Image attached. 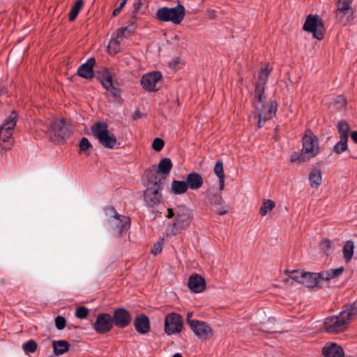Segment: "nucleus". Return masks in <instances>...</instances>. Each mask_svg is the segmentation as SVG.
<instances>
[{
    "mask_svg": "<svg viewBox=\"0 0 357 357\" xmlns=\"http://www.w3.org/2000/svg\"><path fill=\"white\" fill-rule=\"evenodd\" d=\"M356 314L357 305L355 302L352 304L346 305L338 315L330 316L325 319L324 322V331L331 334L344 331Z\"/></svg>",
    "mask_w": 357,
    "mask_h": 357,
    "instance_id": "1",
    "label": "nucleus"
},
{
    "mask_svg": "<svg viewBox=\"0 0 357 357\" xmlns=\"http://www.w3.org/2000/svg\"><path fill=\"white\" fill-rule=\"evenodd\" d=\"M165 183V177L157 173L147 175V183L144 192V199L149 207L158 206L162 200V191Z\"/></svg>",
    "mask_w": 357,
    "mask_h": 357,
    "instance_id": "2",
    "label": "nucleus"
},
{
    "mask_svg": "<svg viewBox=\"0 0 357 357\" xmlns=\"http://www.w3.org/2000/svg\"><path fill=\"white\" fill-rule=\"evenodd\" d=\"M105 211L107 216L106 225L108 229L114 234L121 235L124 230L130 227L129 218L118 214L114 207H107Z\"/></svg>",
    "mask_w": 357,
    "mask_h": 357,
    "instance_id": "3",
    "label": "nucleus"
},
{
    "mask_svg": "<svg viewBox=\"0 0 357 357\" xmlns=\"http://www.w3.org/2000/svg\"><path fill=\"white\" fill-rule=\"evenodd\" d=\"M192 213L185 206H178L176 208V218L167 231V236H172L183 229H187L191 222Z\"/></svg>",
    "mask_w": 357,
    "mask_h": 357,
    "instance_id": "4",
    "label": "nucleus"
},
{
    "mask_svg": "<svg viewBox=\"0 0 357 357\" xmlns=\"http://www.w3.org/2000/svg\"><path fill=\"white\" fill-rule=\"evenodd\" d=\"M46 135L52 142L61 144L70 136V130L64 119H54L48 123Z\"/></svg>",
    "mask_w": 357,
    "mask_h": 357,
    "instance_id": "5",
    "label": "nucleus"
},
{
    "mask_svg": "<svg viewBox=\"0 0 357 357\" xmlns=\"http://www.w3.org/2000/svg\"><path fill=\"white\" fill-rule=\"evenodd\" d=\"M93 135L98 139L100 144L107 149H114L116 145V137L108 130L107 123L97 122L91 127Z\"/></svg>",
    "mask_w": 357,
    "mask_h": 357,
    "instance_id": "6",
    "label": "nucleus"
},
{
    "mask_svg": "<svg viewBox=\"0 0 357 357\" xmlns=\"http://www.w3.org/2000/svg\"><path fill=\"white\" fill-rule=\"evenodd\" d=\"M156 17L162 22L179 24L185 17V8L180 3L174 8L162 7L158 9Z\"/></svg>",
    "mask_w": 357,
    "mask_h": 357,
    "instance_id": "7",
    "label": "nucleus"
},
{
    "mask_svg": "<svg viewBox=\"0 0 357 357\" xmlns=\"http://www.w3.org/2000/svg\"><path fill=\"white\" fill-rule=\"evenodd\" d=\"M303 146L301 149V160H307L315 157L319 152V141L310 130L305 131L302 139Z\"/></svg>",
    "mask_w": 357,
    "mask_h": 357,
    "instance_id": "8",
    "label": "nucleus"
},
{
    "mask_svg": "<svg viewBox=\"0 0 357 357\" xmlns=\"http://www.w3.org/2000/svg\"><path fill=\"white\" fill-rule=\"evenodd\" d=\"M354 0H338L334 12L335 19L340 24L347 25L354 19V9L351 4Z\"/></svg>",
    "mask_w": 357,
    "mask_h": 357,
    "instance_id": "9",
    "label": "nucleus"
},
{
    "mask_svg": "<svg viewBox=\"0 0 357 357\" xmlns=\"http://www.w3.org/2000/svg\"><path fill=\"white\" fill-rule=\"evenodd\" d=\"M303 30L312 33L313 37L317 40L324 38L325 28L322 19L317 15H309L305 21Z\"/></svg>",
    "mask_w": 357,
    "mask_h": 357,
    "instance_id": "10",
    "label": "nucleus"
},
{
    "mask_svg": "<svg viewBox=\"0 0 357 357\" xmlns=\"http://www.w3.org/2000/svg\"><path fill=\"white\" fill-rule=\"evenodd\" d=\"M16 118L17 115L15 112H13L11 114L4 120L0 127V138L4 142H9L8 146H5L4 149H9L12 145V142H10V139L12 137L13 131L16 125Z\"/></svg>",
    "mask_w": 357,
    "mask_h": 357,
    "instance_id": "11",
    "label": "nucleus"
},
{
    "mask_svg": "<svg viewBox=\"0 0 357 357\" xmlns=\"http://www.w3.org/2000/svg\"><path fill=\"white\" fill-rule=\"evenodd\" d=\"M192 316V314L188 312L186 320L195 334L202 339H208L211 337L212 330L211 327L204 321L191 319Z\"/></svg>",
    "mask_w": 357,
    "mask_h": 357,
    "instance_id": "12",
    "label": "nucleus"
},
{
    "mask_svg": "<svg viewBox=\"0 0 357 357\" xmlns=\"http://www.w3.org/2000/svg\"><path fill=\"white\" fill-rule=\"evenodd\" d=\"M183 327V319L177 313L169 314L165 320V331L168 335L178 333Z\"/></svg>",
    "mask_w": 357,
    "mask_h": 357,
    "instance_id": "13",
    "label": "nucleus"
},
{
    "mask_svg": "<svg viewBox=\"0 0 357 357\" xmlns=\"http://www.w3.org/2000/svg\"><path fill=\"white\" fill-rule=\"evenodd\" d=\"M162 74L159 71H153L144 75L140 80L142 88L149 92L158 90L157 84L162 79Z\"/></svg>",
    "mask_w": 357,
    "mask_h": 357,
    "instance_id": "14",
    "label": "nucleus"
},
{
    "mask_svg": "<svg viewBox=\"0 0 357 357\" xmlns=\"http://www.w3.org/2000/svg\"><path fill=\"white\" fill-rule=\"evenodd\" d=\"M112 316L108 313H101L97 316L93 328L98 333L105 334L112 329Z\"/></svg>",
    "mask_w": 357,
    "mask_h": 357,
    "instance_id": "15",
    "label": "nucleus"
},
{
    "mask_svg": "<svg viewBox=\"0 0 357 357\" xmlns=\"http://www.w3.org/2000/svg\"><path fill=\"white\" fill-rule=\"evenodd\" d=\"M113 324L120 328H126L132 321L130 312L124 308H117L112 317Z\"/></svg>",
    "mask_w": 357,
    "mask_h": 357,
    "instance_id": "16",
    "label": "nucleus"
},
{
    "mask_svg": "<svg viewBox=\"0 0 357 357\" xmlns=\"http://www.w3.org/2000/svg\"><path fill=\"white\" fill-rule=\"evenodd\" d=\"M212 210L220 215H223L228 212V206L220 195H212L208 197Z\"/></svg>",
    "mask_w": 357,
    "mask_h": 357,
    "instance_id": "17",
    "label": "nucleus"
},
{
    "mask_svg": "<svg viewBox=\"0 0 357 357\" xmlns=\"http://www.w3.org/2000/svg\"><path fill=\"white\" fill-rule=\"evenodd\" d=\"M188 286L193 293H200L204 290L206 282L203 277L195 273L189 278Z\"/></svg>",
    "mask_w": 357,
    "mask_h": 357,
    "instance_id": "18",
    "label": "nucleus"
},
{
    "mask_svg": "<svg viewBox=\"0 0 357 357\" xmlns=\"http://www.w3.org/2000/svg\"><path fill=\"white\" fill-rule=\"evenodd\" d=\"M324 357H344V352L342 347L335 342H328L322 349Z\"/></svg>",
    "mask_w": 357,
    "mask_h": 357,
    "instance_id": "19",
    "label": "nucleus"
},
{
    "mask_svg": "<svg viewBox=\"0 0 357 357\" xmlns=\"http://www.w3.org/2000/svg\"><path fill=\"white\" fill-rule=\"evenodd\" d=\"M271 69H268V67L261 69L259 76L258 80L255 85V96H264V91L265 85L268 80Z\"/></svg>",
    "mask_w": 357,
    "mask_h": 357,
    "instance_id": "20",
    "label": "nucleus"
},
{
    "mask_svg": "<svg viewBox=\"0 0 357 357\" xmlns=\"http://www.w3.org/2000/svg\"><path fill=\"white\" fill-rule=\"evenodd\" d=\"M271 69H268V67L261 69L259 76L258 80L255 85V96H264V91L265 85L268 80Z\"/></svg>",
    "mask_w": 357,
    "mask_h": 357,
    "instance_id": "21",
    "label": "nucleus"
},
{
    "mask_svg": "<svg viewBox=\"0 0 357 357\" xmlns=\"http://www.w3.org/2000/svg\"><path fill=\"white\" fill-rule=\"evenodd\" d=\"M96 63L95 59L90 58L77 69V75L85 79H91L93 77V66Z\"/></svg>",
    "mask_w": 357,
    "mask_h": 357,
    "instance_id": "22",
    "label": "nucleus"
},
{
    "mask_svg": "<svg viewBox=\"0 0 357 357\" xmlns=\"http://www.w3.org/2000/svg\"><path fill=\"white\" fill-rule=\"evenodd\" d=\"M135 330L140 334H146L150 331V321L145 314H140L134 320Z\"/></svg>",
    "mask_w": 357,
    "mask_h": 357,
    "instance_id": "23",
    "label": "nucleus"
},
{
    "mask_svg": "<svg viewBox=\"0 0 357 357\" xmlns=\"http://www.w3.org/2000/svg\"><path fill=\"white\" fill-rule=\"evenodd\" d=\"M321 280V278L320 273L304 272L301 284L308 288H312L317 287Z\"/></svg>",
    "mask_w": 357,
    "mask_h": 357,
    "instance_id": "24",
    "label": "nucleus"
},
{
    "mask_svg": "<svg viewBox=\"0 0 357 357\" xmlns=\"http://www.w3.org/2000/svg\"><path fill=\"white\" fill-rule=\"evenodd\" d=\"M185 181L188 185V188L193 190L199 189L204 183L203 178L197 172L188 174L186 176Z\"/></svg>",
    "mask_w": 357,
    "mask_h": 357,
    "instance_id": "25",
    "label": "nucleus"
},
{
    "mask_svg": "<svg viewBox=\"0 0 357 357\" xmlns=\"http://www.w3.org/2000/svg\"><path fill=\"white\" fill-rule=\"evenodd\" d=\"M172 166V162L169 158H163L160 161L158 165V169L154 172L150 171L148 174H151V173H157L158 175L165 176L166 178L167 176L171 171Z\"/></svg>",
    "mask_w": 357,
    "mask_h": 357,
    "instance_id": "26",
    "label": "nucleus"
},
{
    "mask_svg": "<svg viewBox=\"0 0 357 357\" xmlns=\"http://www.w3.org/2000/svg\"><path fill=\"white\" fill-rule=\"evenodd\" d=\"M266 97L264 96H255V100L253 101V106L256 111L257 112V114H260L261 112H268L270 106L274 103L276 106L277 102L274 100L269 101L267 104H265Z\"/></svg>",
    "mask_w": 357,
    "mask_h": 357,
    "instance_id": "27",
    "label": "nucleus"
},
{
    "mask_svg": "<svg viewBox=\"0 0 357 357\" xmlns=\"http://www.w3.org/2000/svg\"><path fill=\"white\" fill-rule=\"evenodd\" d=\"M123 37L116 32V37L111 39L108 45L107 51L110 54H116L121 50V43L123 41Z\"/></svg>",
    "mask_w": 357,
    "mask_h": 357,
    "instance_id": "28",
    "label": "nucleus"
},
{
    "mask_svg": "<svg viewBox=\"0 0 357 357\" xmlns=\"http://www.w3.org/2000/svg\"><path fill=\"white\" fill-rule=\"evenodd\" d=\"M276 113V106L274 103H273L268 112H261L260 114H258L259 121H258V126L259 128H261L264 123L268 120L272 119Z\"/></svg>",
    "mask_w": 357,
    "mask_h": 357,
    "instance_id": "29",
    "label": "nucleus"
},
{
    "mask_svg": "<svg viewBox=\"0 0 357 357\" xmlns=\"http://www.w3.org/2000/svg\"><path fill=\"white\" fill-rule=\"evenodd\" d=\"M188 188L186 181L174 180L171 185V192L174 195H182L187 192Z\"/></svg>",
    "mask_w": 357,
    "mask_h": 357,
    "instance_id": "30",
    "label": "nucleus"
},
{
    "mask_svg": "<svg viewBox=\"0 0 357 357\" xmlns=\"http://www.w3.org/2000/svg\"><path fill=\"white\" fill-rule=\"evenodd\" d=\"M344 271L343 267H339L335 269H329L326 271L321 272V280L330 281L331 279L337 278L342 274Z\"/></svg>",
    "mask_w": 357,
    "mask_h": 357,
    "instance_id": "31",
    "label": "nucleus"
},
{
    "mask_svg": "<svg viewBox=\"0 0 357 357\" xmlns=\"http://www.w3.org/2000/svg\"><path fill=\"white\" fill-rule=\"evenodd\" d=\"M54 353L56 355H62L69 349L70 344L66 340L53 341Z\"/></svg>",
    "mask_w": 357,
    "mask_h": 357,
    "instance_id": "32",
    "label": "nucleus"
},
{
    "mask_svg": "<svg viewBox=\"0 0 357 357\" xmlns=\"http://www.w3.org/2000/svg\"><path fill=\"white\" fill-rule=\"evenodd\" d=\"M214 172L219 179V188L222 190L225 188V172L222 162L218 161L215 163Z\"/></svg>",
    "mask_w": 357,
    "mask_h": 357,
    "instance_id": "33",
    "label": "nucleus"
},
{
    "mask_svg": "<svg viewBox=\"0 0 357 357\" xmlns=\"http://www.w3.org/2000/svg\"><path fill=\"white\" fill-rule=\"evenodd\" d=\"M304 272L298 270H295L289 273L288 278L284 280L287 284L293 285L294 283H301Z\"/></svg>",
    "mask_w": 357,
    "mask_h": 357,
    "instance_id": "34",
    "label": "nucleus"
},
{
    "mask_svg": "<svg viewBox=\"0 0 357 357\" xmlns=\"http://www.w3.org/2000/svg\"><path fill=\"white\" fill-rule=\"evenodd\" d=\"M309 181L312 188H317L322 181L321 171L317 169L312 170L309 175Z\"/></svg>",
    "mask_w": 357,
    "mask_h": 357,
    "instance_id": "35",
    "label": "nucleus"
},
{
    "mask_svg": "<svg viewBox=\"0 0 357 357\" xmlns=\"http://www.w3.org/2000/svg\"><path fill=\"white\" fill-rule=\"evenodd\" d=\"M101 84L107 91L112 94V96H116L119 94V90L113 85L112 79L110 75L102 79L101 80Z\"/></svg>",
    "mask_w": 357,
    "mask_h": 357,
    "instance_id": "36",
    "label": "nucleus"
},
{
    "mask_svg": "<svg viewBox=\"0 0 357 357\" xmlns=\"http://www.w3.org/2000/svg\"><path fill=\"white\" fill-rule=\"evenodd\" d=\"M354 243L351 241H347L342 249L343 257L347 261H349L351 259L354 255Z\"/></svg>",
    "mask_w": 357,
    "mask_h": 357,
    "instance_id": "37",
    "label": "nucleus"
},
{
    "mask_svg": "<svg viewBox=\"0 0 357 357\" xmlns=\"http://www.w3.org/2000/svg\"><path fill=\"white\" fill-rule=\"evenodd\" d=\"M347 137H340V140L333 146V151L337 154L343 153L347 149Z\"/></svg>",
    "mask_w": 357,
    "mask_h": 357,
    "instance_id": "38",
    "label": "nucleus"
},
{
    "mask_svg": "<svg viewBox=\"0 0 357 357\" xmlns=\"http://www.w3.org/2000/svg\"><path fill=\"white\" fill-rule=\"evenodd\" d=\"M275 206V204L273 201L271 199L264 200L263 204L260 208V214L262 216L266 215L268 213H270Z\"/></svg>",
    "mask_w": 357,
    "mask_h": 357,
    "instance_id": "39",
    "label": "nucleus"
},
{
    "mask_svg": "<svg viewBox=\"0 0 357 357\" xmlns=\"http://www.w3.org/2000/svg\"><path fill=\"white\" fill-rule=\"evenodd\" d=\"M83 6V1L82 0H77L74 6L72 7L70 13H69V20L73 21L77 17V15L79 14L82 7Z\"/></svg>",
    "mask_w": 357,
    "mask_h": 357,
    "instance_id": "40",
    "label": "nucleus"
},
{
    "mask_svg": "<svg viewBox=\"0 0 357 357\" xmlns=\"http://www.w3.org/2000/svg\"><path fill=\"white\" fill-rule=\"evenodd\" d=\"M337 130L340 137H347L348 139V132L349 131V124L344 121H340L337 124Z\"/></svg>",
    "mask_w": 357,
    "mask_h": 357,
    "instance_id": "41",
    "label": "nucleus"
},
{
    "mask_svg": "<svg viewBox=\"0 0 357 357\" xmlns=\"http://www.w3.org/2000/svg\"><path fill=\"white\" fill-rule=\"evenodd\" d=\"M79 153L82 152L86 153V155H89V153L87 152L90 149H92V145L86 137H83L79 142Z\"/></svg>",
    "mask_w": 357,
    "mask_h": 357,
    "instance_id": "42",
    "label": "nucleus"
},
{
    "mask_svg": "<svg viewBox=\"0 0 357 357\" xmlns=\"http://www.w3.org/2000/svg\"><path fill=\"white\" fill-rule=\"evenodd\" d=\"M22 349L26 354L34 353L37 349V343L30 340L22 344Z\"/></svg>",
    "mask_w": 357,
    "mask_h": 357,
    "instance_id": "43",
    "label": "nucleus"
},
{
    "mask_svg": "<svg viewBox=\"0 0 357 357\" xmlns=\"http://www.w3.org/2000/svg\"><path fill=\"white\" fill-rule=\"evenodd\" d=\"M345 104L344 98L342 96H338L334 99L332 105L335 109L340 110L344 107Z\"/></svg>",
    "mask_w": 357,
    "mask_h": 357,
    "instance_id": "44",
    "label": "nucleus"
},
{
    "mask_svg": "<svg viewBox=\"0 0 357 357\" xmlns=\"http://www.w3.org/2000/svg\"><path fill=\"white\" fill-rule=\"evenodd\" d=\"M137 26L135 22H131L129 25H128L126 27L119 29L117 32L119 33V36L121 35L123 38L125 37V34L126 32L131 33L135 31Z\"/></svg>",
    "mask_w": 357,
    "mask_h": 357,
    "instance_id": "45",
    "label": "nucleus"
},
{
    "mask_svg": "<svg viewBox=\"0 0 357 357\" xmlns=\"http://www.w3.org/2000/svg\"><path fill=\"white\" fill-rule=\"evenodd\" d=\"M89 315V310L85 307H79L75 312V316L81 319H86Z\"/></svg>",
    "mask_w": 357,
    "mask_h": 357,
    "instance_id": "46",
    "label": "nucleus"
},
{
    "mask_svg": "<svg viewBox=\"0 0 357 357\" xmlns=\"http://www.w3.org/2000/svg\"><path fill=\"white\" fill-rule=\"evenodd\" d=\"M320 249L326 255L328 254L331 248V242L328 239H324L321 241L319 245Z\"/></svg>",
    "mask_w": 357,
    "mask_h": 357,
    "instance_id": "47",
    "label": "nucleus"
},
{
    "mask_svg": "<svg viewBox=\"0 0 357 357\" xmlns=\"http://www.w3.org/2000/svg\"><path fill=\"white\" fill-rule=\"evenodd\" d=\"M164 141L160 138H155L152 143V148L156 151H160L164 147Z\"/></svg>",
    "mask_w": 357,
    "mask_h": 357,
    "instance_id": "48",
    "label": "nucleus"
},
{
    "mask_svg": "<svg viewBox=\"0 0 357 357\" xmlns=\"http://www.w3.org/2000/svg\"><path fill=\"white\" fill-rule=\"evenodd\" d=\"M55 326L58 330H63L66 326V319L62 316L55 318Z\"/></svg>",
    "mask_w": 357,
    "mask_h": 357,
    "instance_id": "49",
    "label": "nucleus"
},
{
    "mask_svg": "<svg viewBox=\"0 0 357 357\" xmlns=\"http://www.w3.org/2000/svg\"><path fill=\"white\" fill-rule=\"evenodd\" d=\"M162 247L161 242L158 241L156 243H155L151 248V253L154 255H157L158 253H160L162 251Z\"/></svg>",
    "mask_w": 357,
    "mask_h": 357,
    "instance_id": "50",
    "label": "nucleus"
},
{
    "mask_svg": "<svg viewBox=\"0 0 357 357\" xmlns=\"http://www.w3.org/2000/svg\"><path fill=\"white\" fill-rule=\"evenodd\" d=\"M291 162H297L298 161L299 162H305L301 160V153H294V154H292L291 156Z\"/></svg>",
    "mask_w": 357,
    "mask_h": 357,
    "instance_id": "51",
    "label": "nucleus"
},
{
    "mask_svg": "<svg viewBox=\"0 0 357 357\" xmlns=\"http://www.w3.org/2000/svg\"><path fill=\"white\" fill-rule=\"evenodd\" d=\"M125 6V1H122L120 3L119 6L114 10L113 13H112V15L114 17H116L117 16L120 12L121 11V10L123 9V8Z\"/></svg>",
    "mask_w": 357,
    "mask_h": 357,
    "instance_id": "52",
    "label": "nucleus"
},
{
    "mask_svg": "<svg viewBox=\"0 0 357 357\" xmlns=\"http://www.w3.org/2000/svg\"><path fill=\"white\" fill-rule=\"evenodd\" d=\"M143 114L139 110H136L132 114V118L133 120H137L141 117H142Z\"/></svg>",
    "mask_w": 357,
    "mask_h": 357,
    "instance_id": "53",
    "label": "nucleus"
},
{
    "mask_svg": "<svg viewBox=\"0 0 357 357\" xmlns=\"http://www.w3.org/2000/svg\"><path fill=\"white\" fill-rule=\"evenodd\" d=\"M168 218L174 217L176 218V208L174 209L168 208L167 214L166 215Z\"/></svg>",
    "mask_w": 357,
    "mask_h": 357,
    "instance_id": "54",
    "label": "nucleus"
},
{
    "mask_svg": "<svg viewBox=\"0 0 357 357\" xmlns=\"http://www.w3.org/2000/svg\"><path fill=\"white\" fill-rule=\"evenodd\" d=\"M351 139L355 142L357 143V131H354L351 133Z\"/></svg>",
    "mask_w": 357,
    "mask_h": 357,
    "instance_id": "55",
    "label": "nucleus"
},
{
    "mask_svg": "<svg viewBox=\"0 0 357 357\" xmlns=\"http://www.w3.org/2000/svg\"><path fill=\"white\" fill-rule=\"evenodd\" d=\"M142 0H137V1L134 3V7L135 10H138L142 6Z\"/></svg>",
    "mask_w": 357,
    "mask_h": 357,
    "instance_id": "56",
    "label": "nucleus"
},
{
    "mask_svg": "<svg viewBox=\"0 0 357 357\" xmlns=\"http://www.w3.org/2000/svg\"><path fill=\"white\" fill-rule=\"evenodd\" d=\"M178 63H179V61H178V59H177V60H174L173 62H172L171 65H172V66H173V68H176L177 64H178Z\"/></svg>",
    "mask_w": 357,
    "mask_h": 357,
    "instance_id": "57",
    "label": "nucleus"
},
{
    "mask_svg": "<svg viewBox=\"0 0 357 357\" xmlns=\"http://www.w3.org/2000/svg\"><path fill=\"white\" fill-rule=\"evenodd\" d=\"M173 357H182V356L180 354H176L173 356Z\"/></svg>",
    "mask_w": 357,
    "mask_h": 357,
    "instance_id": "58",
    "label": "nucleus"
},
{
    "mask_svg": "<svg viewBox=\"0 0 357 357\" xmlns=\"http://www.w3.org/2000/svg\"><path fill=\"white\" fill-rule=\"evenodd\" d=\"M213 16H214V11L210 12V17H213Z\"/></svg>",
    "mask_w": 357,
    "mask_h": 357,
    "instance_id": "59",
    "label": "nucleus"
},
{
    "mask_svg": "<svg viewBox=\"0 0 357 357\" xmlns=\"http://www.w3.org/2000/svg\"><path fill=\"white\" fill-rule=\"evenodd\" d=\"M122 1H125V4H126L127 2V0H123Z\"/></svg>",
    "mask_w": 357,
    "mask_h": 357,
    "instance_id": "60",
    "label": "nucleus"
}]
</instances>
